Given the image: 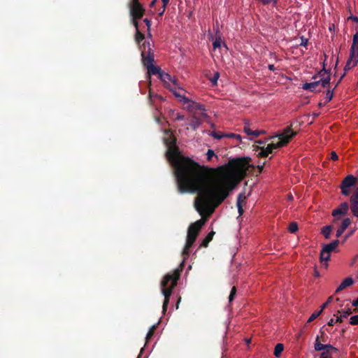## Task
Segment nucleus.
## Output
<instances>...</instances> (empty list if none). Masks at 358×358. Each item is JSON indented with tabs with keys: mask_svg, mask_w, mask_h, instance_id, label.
Segmentation results:
<instances>
[{
	"mask_svg": "<svg viewBox=\"0 0 358 358\" xmlns=\"http://www.w3.org/2000/svg\"><path fill=\"white\" fill-rule=\"evenodd\" d=\"M159 79L164 83L165 87L169 89L178 85L177 80L173 78L169 73L164 71L160 73Z\"/></svg>",
	"mask_w": 358,
	"mask_h": 358,
	"instance_id": "6e6552de",
	"label": "nucleus"
},
{
	"mask_svg": "<svg viewBox=\"0 0 358 358\" xmlns=\"http://www.w3.org/2000/svg\"><path fill=\"white\" fill-rule=\"evenodd\" d=\"M344 77V75H342L340 78V80H342V78Z\"/></svg>",
	"mask_w": 358,
	"mask_h": 358,
	"instance_id": "e2e57ef3",
	"label": "nucleus"
},
{
	"mask_svg": "<svg viewBox=\"0 0 358 358\" xmlns=\"http://www.w3.org/2000/svg\"><path fill=\"white\" fill-rule=\"evenodd\" d=\"M344 77V75H342L340 78V80H342V78Z\"/></svg>",
	"mask_w": 358,
	"mask_h": 358,
	"instance_id": "680f3d73",
	"label": "nucleus"
},
{
	"mask_svg": "<svg viewBox=\"0 0 358 358\" xmlns=\"http://www.w3.org/2000/svg\"><path fill=\"white\" fill-rule=\"evenodd\" d=\"M129 13L133 25L137 27L138 20L142 18L145 13V9L138 0H131L129 4Z\"/></svg>",
	"mask_w": 358,
	"mask_h": 358,
	"instance_id": "39448f33",
	"label": "nucleus"
},
{
	"mask_svg": "<svg viewBox=\"0 0 358 358\" xmlns=\"http://www.w3.org/2000/svg\"><path fill=\"white\" fill-rule=\"evenodd\" d=\"M218 78H219V74H218V73H216L214 76V78L211 80V82L213 85H215L217 84V80Z\"/></svg>",
	"mask_w": 358,
	"mask_h": 358,
	"instance_id": "79ce46f5",
	"label": "nucleus"
},
{
	"mask_svg": "<svg viewBox=\"0 0 358 358\" xmlns=\"http://www.w3.org/2000/svg\"><path fill=\"white\" fill-rule=\"evenodd\" d=\"M201 124V121L197 115H192L191 122L189 123V126L193 129H196Z\"/></svg>",
	"mask_w": 358,
	"mask_h": 358,
	"instance_id": "a211bd4d",
	"label": "nucleus"
},
{
	"mask_svg": "<svg viewBox=\"0 0 358 358\" xmlns=\"http://www.w3.org/2000/svg\"><path fill=\"white\" fill-rule=\"evenodd\" d=\"M350 224L351 220L348 217L345 218L341 222L340 227L337 229L336 237H340Z\"/></svg>",
	"mask_w": 358,
	"mask_h": 358,
	"instance_id": "ddd939ff",
	"label": "nucleus"
},
{
	"mask_svg": "<svg viewBox=\"0 0 358 358\" xmlns=\"http://www.w3.org/2000/svg\"><path fill=\"white\" fill-rule=\"evenodd\" d=\"M136 29V34H135V41L136 42L139 44L141 41H142L145 36L140 31L138 28V24H137V27H134Z\"/></svg>",
	"mask_w": 358,
	"mask_h": 358,
	"instance_id": "393cba45",
	"label": "nucleus"
},
{
	"mask_svg": "<svg viewBox=\"0 0 358 358\" xmlns=\"http://www.w3.org/2000/svg\"><path fill=\"white\" fill-rule=\"evenodd\" d=\"M333 299V297L332 296H330L328 298L327 302H325L324 303H323L321 307H320V310H322V312L323 311V310L327 307V306L332 301Z\"/></svg>",
	"mask_w": 358,
	"mask_h": 358,
	"instance_id": "4c0bfd02",
	"label": "nucleus"
},
{
	"mask_svg": "<svg viewBox=\"0 0 358 358\" xmlns=\"http://www.w3.org/2000/svg\"><path fill=\"white\" fill-rule=\"evenodd\" d=\"M173 114L174 115V117H173L174 120L180 121V120H185V117L183 115H180V113L174 114V113H173Z\"/></svg>",
	"mask_w": 358,
	"mask_h": 358,
	"instance_id": "e433bc0d",
	"label": "nucleus"
},
{
	"mask_svg": "<svg viewBox=\"0 0 358 358\" xmlns=\"http://www.w3.org/2000/svg\"><path fill=\"white\" fill-rule=\"evenodd\" d=\"M155 1H156V0H154Z\"/></svg>",
	"mask_w": 358,
	"mask_h": 358,
	"instance_id": "69168bd1",
	"label": "nucleus"
},
{
	"mask_svg": "<svg viewBox=\"0 0 358 358\" xmlns=\"http://www.w3.org/2000/svg\"><path fill=\"white\" fill-rule=\"evenodd\" d=\"M288 230L290 233H295L298 230V225L296 222H292L289 227Z\"/></svg>",
	"mask_w": 358,
	"mask_h": 358,
	"instance_id": "cd10ccee",
	"label": "nucleus"
},
{
	"mask_svg": "<svg viewBox=\"0 0 358 358\" xmlns=\"http://www.w3.org/2000/svg\"><path fill=\"white\" fill-rule=\"evenodd\" d=\"M264 164H265V163H263V164H262V165H258V166H257V168H258V169H259V172H262V170H263V169H264Z\"/></svg>",
	"mask_w": 358,
	"mask_h": 358,
	"instance_id": "49530a36",
	"label": "nucleus"
},
{
	"mask_svg": "<svg viewBox=\"0 0 358 358\" xmlns=\"http://www.w3.org/2000/svg\"><path fill=\"white\" fill-rule=\"evenodd\" d=\"M330 257H331V252H329L322 248L321 250V252H320V261H321V262H324V263L323 264V266L325 268L327 267V262L328 260H329Z\"/></svg>",
	"mask_w": 358,
	"mask_h": 358,
	"instance_id": "f3484780",
	"label": "nucleus"
},
{
	"mask_svg": "<svg viewBox=\"0 0 358 358\" xmlns=\"http://www.w3.org/2000/svg\"><path fill=\"white\" fill-rule=\"evenodd\" d=\"M331 159L332 160H337L338 159V157L337 154L336 153V152L332 151L331 152Z\"/></svg>",
	"mask_w": 358,
	"mask_h": 358,
	"instance_id": "37998d69",
	"label": "nucleus"
},
{
	"mask_svg": "<svg viewBox=\"0 0 358 358\" xmlns=\"http://www.w3.org/2000/svg\"><path fill=\"white\" fill-rule=\"evenodd\" d=\"M156 327H157L156 325H152V327L150 329V330L148 332L147 336H146V341H147L153 336Z\"/></svg>",
	"mask_w": 358,
	"mask_h": 358,
	"instance_id": "c85d7f7f",
	"label": "nucleus"
},
{
	"mask_svg": "<svg viewBox=\"0 0 358 358\" xmlns=\"http://www.w3.org/2000/svg\"><path fill=\"white\" fill-rule=\"evenodd\" d=\"M354 233V231H352L346 237H345V239L349 237L350 236H351L352 234Z\"/></svg>",
	"mask_w": 358,
	"mask_h": 358,
	"instance_id": "6e6d98bb",
	"label": "nucleus"
},
{
	"mask_svg": "<svg viewBox=\"0 0 358 358\" xmlns=\"http://www.w3.org/2000/svg\"><path fill=\"white\" fill-rule=\"evenodd\" d=\"M315 350L316 351H321V350H324V351H328V350H330V351H334V352H337V349L334 347H333L332 345H324V344H322L320 343L319 341V336H317L316 339H315Z\"/></svg>",
	"mask_w": 358,
	"mask_h": 358,
	"instance_id": "9b49d317",
	"label": "nucleus"
},
{
	"mask_svg": "<svg viewBox=\"0 0 358 358\" xmlns=\"http://www.w3.org/2000/svg\"><path fill=\"white\" fill-rule=\"evenodd\" d=\"M182 99H184V103L182 104L184 105L185 108L192 113V115L201 114L202 116L206 115L203 105L190 100L188 98Z\"/></svg>",
	"mask_w": 358,
	"mask_h": 358,
	"instance_id": "423d86ee",
	"label": "nucleus"
},
{
	"mask_svg": "<svg viewBox=\"0 0 358 358\" xmlns=\"http://www.w3.org/2000/svg\"><path fill=\"white\" fill-rule=\"evenodd\" d=\"M166 157L174 168V172L180 193H198L194 200V207L202 218L190 224L187 231L186 244L182 251L184 259L189 256V250L194 243L200 229L215 208L228 196L229 191L243 179L250 165L245 159H238L229 162L226 167H220L217 177L211 182L207 170L196 162L181 155L176 145V138L170 136L166 140ZM185 261V260H183ZM184 262L180 268L167 273L161 282V290L164 296L162 306L165 313L173 289L177 285Z\"/></svg>",
	"mask_w": 358,
	"mask_h": 358,
	"instance_id": "f257e3e1",
	"label": "nucleus"
},
{
	"mask_svg": "<svg viewBox=\"0 0 358 358\" xmlns=\"http://www.w3.org/2000/svg\"><path fill=\"white\" fill-rule=\"evenodd\" d=\"M333 96H334L333 90L332 91L328 90L327 92V94L325 96V99H326L327 101L329 102L332 99Z\"/></svg>",
	"mask_w": 358,
	"mask_h": 358,
	"instance_id": "72a5a7b5",
	"label": "nucleus"
},
{
	"mask_svg": "<svg viewBox=\"0 0 358 358\" xmlns=\"http://www.w3.org/2000/svg\"><path fill=\"white\" fill-rule=\"evenodd\" d=\"M344 77V75H342L340 78V80H342V78Z\"/></svg>",
	"mask_w": 358,
	"mask_h": 358,
	"instance_id": "052dcab7",
	"label": "nucleus"
},
{
	"mask_svg": "<svg viewBox=\"0 0 358 358\" xmlns=\"http://www.w3.org/2000/svg\"><path fill=\"white\" fill-rule=\"evenodd\" d=\"M338 244H339V241L335 240L329 244L324 245L322 248L329 252H331L337 248Z\"/></svg>",
	"mask_w": 358,
	"mask_h": 358,
	"instance_id": "aec40b11",
	"label": "nucleus"
},
{
	"mask_svg": "<svg viewBox=\"0 0 358 358\" xmlns=\"http://www.w3.org/2000/svg\"><path fill=\"white\" fill-rule=\"evenodd\" d=\"M335 322H336V321H334V319H331V320L329 321L328 324H329V326H333V325H334V324Z\"/></svg>",
	"mask_w": 358,
	"mask_h": 358,
	"instance_id": "de8ad7c7",
	"label": "nucleus"
},
{
	"mask_svg": "<svg viewBox=\"0 0 358 358\" xmlns=\"http://www.w3.org/2000/svg\"><path fill=\"white\" fill-rule=\"evenodd\" d=\"M320 79L318 80L303 84V89L310 92H316L320 91V89H317L319 86L324 88L327 87L329 85L331 80L329 74L324 69L320 72Z\"/></svg>",
	"mask_w": 358,
	"mask_h": 358,
	"instance_id": "20e7f679",
	"label": "nucleus"
},
{
	"mask_svg": "<svg viewBox=\"0 0 358 358\" xmlns=\"http://www.w3.org/2000/svg\"><path fill=\"white\" fill-rule=\"evenodd\" d=\"M350 19H351V20H352L354 22H355L358 23V17H355V16H352V15H351V16H350V17H348V20H350Z\"/></svg>",
	"mask_w": 358,
	"mask_h": 358,
	"instance_id": "a18cd8bd",
	"label": "nucleus"
},
{
	"mask_svg": "<svg viewBox=\"0 0 358 358\" xmlns=\"http://www.w3.org/2000/svg\"><path fill=\"white\" fill-rule=\"evenodd\" d=\"M171 91L173 92V94L177 97L178 98V100L181 102V103H184V99L182 98H187L186 96L180 94L178 92V90H182L181 88H180L179 87H178V85L176 86H173L172 87H171L169 89Z\"/></svg>",
	"mask_w": 358,
	"mask_h": 358,
	"instance_id": "412c9836",
	"label": "nucleus"
},
{
	"mask_svg": "<svg viewBox=\"0 0 358 358\" xmlns=\"http://www.w3.org/2000/svg\"><path fill=\"white\" fill-rule=\"evenodd\" d=\"M245 198L246 197L243 194H240L237 199L236 205H237L238 213L240 215H241L243 213V208L242 206V203L245 201Z\"/></svg>",
	"mask_w": 358,
	"mask_h": 358,
	"instance_id": "6ab92c4d",
	"label": "nucleus"
},
{
	"mask_svg": "<svg viewBox=\"0 0 358 358\" xmlns=\"http://www.w3.org/2000/svg\"><path fill=\"white\" fill-rule=\"evenodd\" d=\"M314 275L316 277H319L320 276V273H319L318 271L316 268L314 271Z\"/></svg>",
	"mask_w": 358,
	"mask_h": 358,
	"instance_id": "603ef678",
	"label": "nucleus"
},
{
	"mask_svg": "<svg viewBox=\"0 0 358 358\" xmlns=\"http://www.w3.org/2000/svg\"><path fill=\"white\" fill-rule=\"evenodd\" d=\"M301 332H299V333L298 334V335H297V338H299V337L301 336Z\"/></svg>",
	"mask_w": 358,
	"mask_h": 358,
	"instance_id": "13d9d810",
	"label": "nucleus"
},
{
	"mask_svg": "<svg viewBox=\"0 0 358 358\" xmlns=\"http://www.w3.org/2000/svg\"><path fill=\"white\" fill-rule=\"evenodd\" d=\"M157 99H162V97L157 94H153L150 89L148 96V101L150 104L153 105Z\"/></svg>",
	"mask_w": 358,
	"mask_h": 358,
	"instance_id": "5701e85b",
	"label": "nucleus"
},
{
	"mask_svg": "<svg viewBox=\"0 0 358 358\" xmlns=\"http://www.w3.org/2000/svg\"><path fill=\"white\" fill-rule=\"evenodd\" d=\"M220 46H221V38H220V37L216 38V39L215 40V41L213 43V49L215 50L217 48H220Z\"/></svg>",
	"mask_w": 358,
	"mask_h": 358,
	"instance_id": "2f4dec72",
	"label": "nucleus"
},
{
	"mask_svg": "<svg viewBox=\"0 0 358 358\" xmlns=\"http://www.w3.org/2000/svg\"><path fill=\"white\" fill-rule=\"evenodd\" d=\"M140 48L143 65L148 71V78L150 79V74H157L159 77L160 73H163V71H161L159 67L153 65L154 52L150 48V43L149 42H144Z\"/></svg>",
	"mask_w": 358,
	"mask_h": 358,
	"instance_id": "7ed1b4c3",
	"label": "nucleus"
},
{
	"mask_svg": "<svg viewBox=\"0 0 358 358\" xmlns=\"http://www.w3.org/2000/svg\"><path fill=\"white\" fill-rule=\"evenodd\" d=\"M339 82H340V80H339L338 83H339ZM337 85H338V83H336V85L335 87H336Z\"/></svg>",
	"mask_w": 358,
	"mask_h": 358,
	"instance_id": "0e129e2a",
	"label": "nucleus"
},
{
	"mask_svg": "<svg viewBox=\"0 0 358 358\" xmlns=\"http://www.w3.org/2000/svg\"><path fill=\"white\" fill-rule=\"evenodd\" d=\"M163 2V4H164V7H166V6L169 4V0H162Z\"/></svg>",
	"mask_w": 358,
	"mask_h": 358,
	"instance_id": "3c124183",
	"label": "nucleus"
},
{
	"mask_svg": "<svg viewBox=\"0 0 358 358\" xmlns=\"http://www.w3.org/2000/svg\"><path fill=\"white\" fill-rule=\"evenodd\" d=\"M215 234V231H211L203 240L202 243H201V247H207L208 243L212 241L213 236Z\"/></svg>",
	"mask_w": 358,
	"mask_h": 358,
	"instance_id": "4be33fe9",
	"label": "nucleus"
},
{
	"mask_svg": "<svg viewBox=\"0 0 358 358\" xmlns=\"http://www.w3.org/2000/svg\"><path fill=\"white\" fill-rule=\"evenodd\" d=\"M352 306H358V297L352 301Z\"/></svg>",
	"mask_w": 358,
	"mask_h": 358,
	"instance_id": "09e8293b",
	"label": "nucleus"
},
{
	"mask_svg": "<svg viewBox=\"0 0 358 358\" xmlns=\"http://www.w3.org/2000/svg\"><path fill=\"white\" fill-rule=\"evenodd\" d=\"M283 350V345L282 343H278L274 349V355L277 357H280Z\"/></svg>",
	"mask_w": 358,
	"mask_h": 358,
	"instance_id": "a878e982",
	"label": "nucleus"
},
{
	"mask_svg": "<svg viewBox=\"0 0 358 358\" xmlns=\"http://www.w3.org/2000/svg\"><path fill=\"white\" fill-rule=\"evenodd\" d=\"M354 283V280L352 278L348 277L346 278L341 283V285L337 287L336 292L338 293L343 289L347 288L348 287L351 286Z\"/></svg>",
	"mask_w": 358,
	"mask_h": 358,
	"instance_id": "4468645a",
	"label": "nucleus"
},
{
	"mask_svg": "<svg viewBox=\"0 0 358 358\" xmlns=\"http://www.w3.org/2000/svg\"><path fill=\"white\" fill-rule=\"evenodd\" d=\"M243 131L248 136L252 135L255 137H258L261 134L264 133V131H258V130L252 131V130H251L248 122H245Z\"/></svg>",
	"mask_w": 358,
	"mask_h": 358,
	"instance_id": "2eb2a0df",
	"label": "nucleus"
},
{
	"mask_svg": "<svg viewBox=\"0 0 358 358\" xmlns=\"http://www.w3.org/2000/svg\"><path fill=\"white\" fill-rule=\"evenodd\" d=\"M349 210V203L347 202H343L341 203V205L335 208L332 211V215L335 217V220L339 219L337 217L338 215H346Z\"/></svg>",
	"mask_w": 358,
	"mask_h": 358,
	"instance_id": "9d476101",
	"label": "nucleus"
},
{
	"mask_svg": "<svg viewBox=\"0 0 358 358\" xmlns=\"http://www.w3.org/2000/svg\"><path fill=\"white\" fill-rule=\"evenodd\" d=\"M236 289L235 287H233L230 292V294L229 296V303L232 302V301L234 300V299L236 296Z\"/></svg>",
	"mask_w": 358,
	"mask_h": 358,
	"instance_id": "c756f323",
	"label": "nucleus"
},
{
	"mask_svg": "<svg viewBox=\"0 0 358 358\" xmlns=\"http://www.w3.org/2000/svg\"><path fill=\"white\" fill-rule=\"evenodd\" d=\"M155 3V1L153 0L151 3H150V6H153Z\"/></svg>",
	"mask_w": 358,
	"mask_h": 358,
	"instance_id": "4d7b16f0",
	"label": "nucleus"
},
{
	"mask_svg": "<svg viewBox=\"0 0 358 358\" xmlns=\"http://www.w3.org/2000/svg\"><path fill=\"white\" fill-rule=\"evenodd\" d=\"M296 134V132L293 131L290 127H287L282 132L273 136L272 143L268 144L266 148H262L258 155L262 157H267L273 149L281 148L287 144Z\"/></svg>",
	"mask_w": 358,
	"mask_h": 358,
	"instance_id": "f03ea898",
	"label": "nucleus"
},
{
	"mask_svg": "<svg viewBox=\"0 0 358 358\" xmlns=\"http://www.w3.org/2000/svg\"><path fill=\"white\" fill-rule=\"evenodd\" d=\"M336 352L334 351H330V350H328V351H324L323 352H322L321 354V358H332L331 357V355L333 353H335Z\"/></svg>",
	"mask_w": 358,
	"mask_h": 358,
	"instance_id": "7c9ffc66",
	"label": "nucleus"
},
{
	"mask_svg": "<svg viewBox=\"0 0 358 358\" xmlns=\"http://www.w3.org/2000/svg\"><path fill=\"white\" fill-rule=\"evenodd\" d=\"M206 156H207V159L208 161H210L212 159L213 157L215 156L214 151L213 150L209 149L207 151Z\"/></svg>",
	"mask_w": 358,
	"mask_h": 358,
	"instance_id": "c9c22d12",
	"label": "nucleus"
},
{
	"mask_svg": "<svg viewBox=\"0 0 358 358\" xmlns=\"http://www.w3.org/2000/svg\"><path fill=\"white\" fill-rule=\"evenodd\" d=\"M344 77V75H342L340 78V80H342V78Z\"/></svg>",
	"mask_w": 358,
	"mask_h": 358,
	"instance_id": "bf43d9fd",
	"label": "nucleus"
},
{
	"mask_svg": "<svg viewBox=\"0 0 358 358\" xmlns=\"http://www.w3.org/2000/svg\"><path fill=\"white\" fill-rule=\"evenodd\" d=\"M350 323L352 325L358 324V315H354L350 317Z\"/></svg>",
	"mask_w": 358,
	"mask_h": 358,
	"instance_id": "f704fd0d",
	"label": "nucleus"
},
{
	"mask_svg": "<svg viewBox=\"0 0 358 358\" xmlns=\"http://www.w3.org/2000/svg\"><path fill=\"white\" fill-rule=\"evenodd\" d=\"M357 182V178L354 177L352 175H348L346 176L341 182V186L344 187H352L355 185Z\"/></svg>",
	"mask_w": 358,
	"mask_h": 358,
	"instance_id": "f8f14e48",
	"label": "nucleus"
},
{
	"mask_svg": "<svg viewBox=\"0 0 358 358\" xmlns=\"http://www.w3.org/2000/svg\"><path fill=\"white\" fill-rule=\"evenodd\" d=\"M308 43V40L307 39H304L303 37L301 38V45H303V46H306Z\"/></svg>",
	"mask_w": 358,
	"mask_h": 358,
	"instance_id": "c03bdc74",
	"label": "nucleus"
},
{
	"mask_svg": "<svg viewBox=\"0 0 358 358\" xmlns=\"http://www.w3.org/2000/svg\"><path fill=\"white\" fill-rule=\"evenodd\" d=\"M165 9H166V7H164V4H163V8H162V10H160V12L159 13V15H162L165 11Z\"/></svg>",
	"mask_w": 358,
	"mask_h": 358,
	"instance_id": "8fccbe9b",
	"label": "nucleus"
},
{
	"mask_svg": "<svg viewBox=\"0 0 358 358\" xmlns=\"http://www.w3.org/2000/svg\"><path fill=\"white\" fill-rule=\"evenodd\" d=\"M226 136L230 137V138H234L236 140L241 141V136L239 134H230L228 135H226Z\"/></svg>",
	"mask_w": 358,
	"mask_h": 358,
	"instance_id": "a19ab883",
	"label": "nucleus"
},
{
	"mask_svg": "<svg viewBox=\"0 0 358 358\" xmlns=\"http://www.w3.org/2000/svg\"><path fill=\"white\" fill-rule=\"evenodd\" d=\"M352 313L351 309L348 308V310H342L338 311V314L339 315L336 316V322H342L343 318H346Z\"/></svg>",
	"mask_w": 358,
	"mask_h": 358,
	"instance_id": "dca6fc26",
	"label": "nucleus"
},
{
	"mask_svg": "<svg viewBox=\"0 0 358 358\" xmlns=\"http://www.w3.org/2000/svg\"><path fill=\"white\" fill-rule=\"evenodd\" d=\"M322 310H318V311H315L310 316V317L308 318L307 322L308 323H310L311 322H313L314 320H315L321 313H322Z\"/></svg>",
	"mask_w": 358,
	"mask_h": 358,
	"instance_id": "bb28decb",
	"label": "nucleus"
},
{
	"mask_svg": "<svg viewBox=\"0 0 358 358\" xmlns=\"http://www.w3.org/2000/svg\"><path fill=\"white\" fill-rule=\"evenodd\" d=\"M268 69L271 70V71H273L274 70V66L273 64H269L268 65Z\"/></svg>",
	"mask_w": 358,
	"mask_h": 358,
	"instance_id": "5fc2aeb1",
	"label": "nucleus"
},
{
	"mask_svg": "<svg viewBox=\"0 0 358 358\" xmlns=\"http://www.w3.org/2000/svg\"><path fill=\"white\" fill-rule=\"evenodd\" d=\"M358 62V55L356 53L355 50H354V48H350V57L345 64L344 70L345 71L351 69L352 67L356 66Z\"/></svg>",
	"mask_w": 358,
	"mask_h": 358,
	"instance_id": "1a4fd4ad",
	"label": "nucleus"
},
{
	"mask_svg": "<svg viewBox=\"0 0 358 358\" xmlns=\"http://www.w3.org/2000/svg\"><path fill=\"white\" fill-rule=\"evenodd\" d=\"M144 22L145 23L147 27H148V34L150 36V26H151V22L148 18L144 19Z\"/></svg>",
	"mask_w": 358,
	"mask_h": 358,
	"instance_id": "ea45409f",
	"label": "nucleus"
},
{
	"mask_svg": "<svg viewBox=\"0 0 358 358\" xmlns=\"http://www.w3.org/2000/svg\"><path fill=\"white\" fill-rule=\"evenodd\" d=\"M293 199H294V197L292 194H288V196H287L288 200L292 201V200H293Z\"/></svg>",
	"mask_w": 358,
	"mask_h": 358,
	"instance_id": "864d4df0",
	"label": "nucleus"
},
{
	"mask_svg": "<svg viewBox=\"0 0 358 358\" xmlns=\"http://www.w3.org/2000/svg\"><path fill=\"white\" fill-rule=\"evenodd\" d=\"M211 136H213L215 138L220 139L222 137L225 136L226 135L220 134L217 132L213 131L212 132Z\"/></svg>",
	"mask_w": 358,
	"mask_h": 358,
	"instance_id": "58836bf2",
	"label": "nucleus"
},
{
	"mask_svg": "<svg viewBox=\"0 0 358 358\" xmlns=\"http://www.w3.org/2000/svg\"><path fill=\"white\" fill-rule=\"evenodd\" d=\"M357 33H358V31H357Z\"/></svg>",
	"mask_w": 358,
	"mask_h": 358,
	"instance_id": "338daca9",
	"label": "nucleus"
},
{
	"mask_svg": "<svg viewBox=\"0 0 358 358\" xmlns=\"http://www.w3.org/2000/svg\"><path fill=\"white\" fill-rule=\"evenodd\" d=\"M341 193L342 194L345 196H348L350 194V188L349 187H344L343 186H341Z\"/></svg>",
	"mask_w": 358,
	"mask_h": 358,
	"instance_id": "473e14b6",
	"label": "nucleus"
},
{
	"mask_svg": "<svg viewBox=\"0 0 358 358\" xmlns=\"http://www.w3.org/2000/svg\"><path fill=\"white\" fill-rule=\"evenodd\" d=\"M349 208L352 214L358 218V187L350 198Z\"/></svg>",
	"mask_w": 358,
	"mask_h": 358,
	"instance_id": "0eeeda50",
	"label": "nucleus"
},
{
	"mask_svg": "<svg viewBox=\"0 0 358 358\" xmlns=\"http://www.w3.org/2000/svg\"><path fill=\"white\" fill-rule=\"evenodd\" d=\"M331 230L332 227L331 225H327L322 227L321 233L323 234L326 239H329Z\"/></svg>",
	"mask_w": 358,
	"mask_h": 358,
	"instance_id": "b1692460",
	"label": "nucleus"
}]
</instances>
